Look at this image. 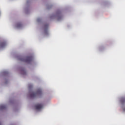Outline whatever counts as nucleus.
<instances>
[{"label": "nucleus", "mask_w": 125, "mask_h": 125, "mask_svg": "<svg viewBox=\"0 0 125 125\" xmlns=\"http://www.w3.org/2000/svg\"><path fill=\"white\" fill-rule=\"evenodd\" d=\"M42 92L41 89H38L36 92H32L30 94L31 98H35L38 96H42Z\"/></svg>", "instance_id": "obj_1"}, {"label": "nucleus", "mask_w": 125, "mask_h": 125, "mask_svg": "<svg viewBox=\"0 0 125 125\" xmlns=\"http://www.w3.org/2000/svg\"><path fill=\"white\" fill-rule=\"evenodd\" d=\"M33 59L32 56H29L21 59V61H23L26 63H31V62L33 61Z\"/></svg>", "instance_id": "obj_2"}, {"label": "nucleus", "mask_w": 125, "mask_h": 125, "mask_svg": "<svg viewBox=\"0 0 125 125\" xmlns=\"http://www.w3.org/2000/svg\"><path fill=\"white\" fill-rule=\"evenodd\" d=\"M42 107H43V105H42V104H39L35 105V108L38 110H41Z\"/></svg>", "instance_id": "obj_3"}, {"label": "nucleus", "mask_w": 125, "mask_h": 125, "mask_svg": "<svg viewBox=\"0 0 125 125\" xmlns=\"http://www.w3.org/2000/svg\"><path fill=\"white\" fill-rule=\"evenodd\" d=\"M120 102L122 104H125V97H123L120 98Z\"/></svg>", "instance_id": "obj_4"}, {"label": "nucleus", "mask_w": 125, "mask_h": 125, "mask_svg": "<svg viewBox=\"0 0 125 125\" xmlns=\"http://www.w3.org/2000/svg\"><path fill=\"white\" fill-rule=\"evenodd\" d=\"M5 45H6V43H5V42H2L0 43V47H4Z\"/></svg>", "instance_id": "obj_5"}, {"label": "nucleus", "mask_w": 125, "mask_h": 125, "mask_svg": "<svg viewBox=\"0 0 125 125\" xmlns=\"http://www.w3.org/2000/svg\"><path fill=\"white\" fill-rule=\"evenodd\" d=\"M5 108H6V106L5 105L2 104L0 105V110H3V109H5Z\"/></svg>", "instance_id": "obj_6"}, {"label": "nucleus", "mask_w": 125, "mask_h": 125, "mask_svg": "<svg viewBox=\"0 0 125 125\" xmlns=\"http://www.w3.org/2000/svg\"><path fill=\"white\" fill-rule=\"evenodd\" d=\"M17 28H20L22 27V23H21V22L18 23L17 24Z\"/></svg>", "instance_id": "obj_7"}, {"label": "nucleus", "mask_w": 125, "mask_h": 125, "mask_svg": "<svg viewBox=\"0 0 125 125\" xmlns=\"http://www.w3.org/2000/svg\"><path fill=\"white\" fill-rule=\"evenodd\" d=\"M124 112H125V107H123V108Z\"/></svg>", "instance_id": "obj_8"}, {"label": "nucleus", "mask_w": 125, "mask_h": 125, "mask_svg": "<svg viewBox=\"0 0 125 125\" xmlns=\"http://www.w3.org/2000/svg\"><path fill=\"white\" fill-rule=\"evenodd\" d=\"M23 72L26 73V71H25V70H23Z\"/></svg>", "instance_id": "obj_9"}, {"label": "nucleus", "mask_w": 125, "mask_h": 125, "mask_svg": "<svg viewBox=\"0 0 125 125\" xmlns=\"http://www.w3.org/2000/svg\"><path fill=\"white\" fill-rule=\"evenodd\" d=\"M0 125H1V123H0Z\"/></svg>", "instance_id": "obj_10"}, {"label": "nucleus", "mask_w": 125, "mask_h": 125, "mask_svg": "<svg viewBox=\"0 0 125 125\" xmlns=\"http://www.w3.org/2000/svg\"><path fill=\"white\" fill-rule=\"evenodd\" d=\"M47 27H48V25H46Z\"/></svg>", "instance_id": "obj_11"}]
</instances>
